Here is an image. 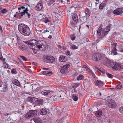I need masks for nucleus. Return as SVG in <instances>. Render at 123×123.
I'll use <instances>...</instances> for the list:
<instances>
[{
    "label": "nucleus",
    "instance_id": "1",
    "mask_svg": "<svg viewBox=\"0 0 123 123\" xmlns=\"http://www.w3.org/2000/svg\"><path fill=\"white\" fill-rule=\"evenodd\" d=\"M18 30L22 34L26 36H29L31 33L29 27L24 24H21L18 26Z\"/></svg>",
    "mask_w": 123,
    "mask_h": 123
},
{
    "label": "nucleus",
    "instance_id": "2",
    "mask_svg": "<svg viewBox=\"0 0 123 123\" xmlns=\"http://www.w3.org/2000/svg\"><path fill=\"white\" fill-rule=\"evenodd\" d=\"M44 61L47 63H52L54 62L55 59L54 57L51 56H46L44 57Z\"/></svg>",
    "mask_w": 123,
    "mask_h": 123
},
{
    "label": "nucleus",
    "instance_id": "3",
    "mask_svg": "<svg viewBox=\"0 0 123 123\" xmlns=\"http://www.w3.org/2000/svg\"><path fill=\"white\" fill-rule=\"evenodd\" d=\"M25 9V10H23V12H21V15L20 16L22 17L23 16V15H27L28 18H29L31 16V15L28 13V9L27 7L25 8V7L24 6H22L20 7H19L18 9L19 10H20L21 9Z\"/></svg>",
    "mask_w": 123,
    "mask_h": 123
},
{
    "label": "nucleus",
    "instance_id": "4",
    "mask_svg": "<svg viewBox=\"0 0 123 123\" xmlns=\"http://www.w3.org/2000/svg\"><path fill=\"white\" fill-rule=\"evenodd\" d=\"M106 105L109 107L115 108L117 106L114 100H106Z\"/></svg>",
    "mask_w": 123,
    "mask_h": 123
},
{
    "label": "nucleus",
    "instance_id": "5",
    "mask_svg": "<svg viewBox=\"0 0 123 123\" xmlns=\"http://www.w3.org/2000/svg\"><path fill=\"white\" fill-rule=\"evenodd\" d=\"M35 113L34 111L32 110L26 113L25 116V117L27 119H29L33 117L35 114Z\"/></svg>",
    "mask_w": 123,
    "mask_h": 123
},
{
    "label": "nucleus",
    "instance_id": "6",
    "mask_svg": "<svg viewBox=\"0 0 123 123\" xmlns=\"http://www.w3.org/2000/svg\"><path fill=\"white\" fill-rule=\"evenodd\" d=\"M8 84L6 81L4 82H3L0 85V87L2 88V90H1V92H6L7 90V85Z\"/></svg>",
    "mask_w": 123,
    "mask_h": 123
},
{
    "label": "nucleus",
    "instance_id": "7",
    "mask_svg": "<svg viewBox=\"0 0 123 123\" xmlns=\"http://www.w3.org/2000/svg\"><path fill=\"white\" fill-rule=\"evenodd\" d=\"M102 58V55L99 53H96L93 56V58L94 60L98 61L101 59Z\"/></svg>",
    "mask_w": 123,
    "mask_h": 123
},
{
    "label": "nucleus",
    "instance_id": "8",
    "mask_svg": "<svg viewBox=\"0 0 123 123\" xmlns=\"http://www.w3.org/2000/svg\"><path fill=\"white\" fill-rule=\"evenodd\" d=\"M43 41H39L37 42V46L39 49L43 50L46 48V46L42 44Z\"/></svg>",
    "mask_w": 123,
    "mask_h": 123
},
{
    "label": "nucleus",
    "instance_id": "9",
    "mask_svg": "<svg viewBox=\"0 0 123 123\" xmlns=\"http://www.w3.org/2000/svg\"><path fill=\"white\" fill-rule=\"evenodd\" d=\"M24 85L25 86H24V88L25 90H27L28 92H25L26 93H27L29 92L30 88L31 87V84H30V82H27V83H25L24 84Z\"/></svg>",
    "mask_w": 123,
    "mask_h": 123
},
{
    "label": "nucleus",
    "instance_id": "10",
    "mask_svg": "<svg viewBox=\"0 0 123 123\" xmlns=\"http://www.w3.org/2000/svg\"><path fill=\"white\" fill-rule=\"evenodd\" d=\"M69 66L70 65L69 64L63 66L60 70V72L62 73H65L66 71L68 70Z\"/></svg>",
    "mask_w": 123,
    "mask_h": 123
},
{
    "label": "nucleus",
    "instance_id": "11",
    "mask_svg": "<svg viewBox=\"0 0 123 123\" xmlns=\"http://www.w3.org/2000/svg\"><path fill=\"white\" fill-rule=\"evenodd\" d=\"M37 45V44L34 45L32 44L30 45L29 46L31 49H32L33 50V52L35 54L37 53V48H38V47Z\"/></svg>",
    "mask_w": 123,
    "mask_h": 123
},
{
    "label": "nucleus",
    "instance_id": "12",
    "mask_svg": "<svg viewBox=\"0 0 123 123\" xmlns=\"http://www.w3.org/2000/svg\"><path fill=\"white\" fill-rule=\"evenodd\" d=\"M71 15L72 18L74 21L76 22L78 21V16L75 13H73Z\"/></svg>",
    "mask_w": 123,
    "mask_h": 123
},
{
    "label": "nucleus",
    "instance_id": "13",
    "mask_svg": "<svg viewBox=\"0 0 123 123\" xmlns=\"http://www.w3.org/2000/svg\"><path fill=\"white\" fill-rule=\"evenodd\" d=\"M2 55L0 56V60L2 61L3 62L4 66L6 68H7L8 67V65L5 62L6 59L5 58H3V57L1 56Z\"/></svg>",
    "mask_w": 123,
    "mask_h": 123
},
{
    "label": "nucleus",
    "instance_id": "14",
    "mask_svg": "<svg viewBox=\"0 0 123 123\" xmlns=\"http://www.w3.org/2000/svg\"><path fill=\"white\" fill-rule=\"evenodd\" d=\"M43 5L41 3H39L37 4L35 7L36 10L38 11H40L42 8Z\"/></svg>",
    "mask_w": 123,
    "mask_h": 123
},
{
    "label": "nucleus",
    "instance_id": "15",
    "mask_svg": "<svg viewBox=\"0 0 123 123\" xmlns=\"http://www.w3.org/2000/svg\"><path fill=\"white\" fill-rule=\"evenodd\" d=\"M102 113V111L101 110H99L96 112L95 115L97 117H99L101 116Z\"/></svg>",
    "mask_w": 123,
    "mask_h": 123
},
{
    "label": "nucleus",
    "instance_id": "16",
    "mask_svg": "<svg viewBox=\"0 0 123 123\" xmlns=\"http://www.w3.org/2000/svg\"><path fill=\"white\" fill-rule=\"evenodd\" d=\"M120 65L119 63L115 62L113 67H112V68L114 70H117L119 69Z\"/></svg>",
    "mask_w": 123,
    "mask_h": 123
},
{
    "label": "nucleus",
    "instance_id": "17",
    "mask_svg": "<svg viewBox=\"0 0 123 123\" xmlns=\"http://www.w3.org/2000/svg\"><path fill=\"white\" fill-rule=\"evenodd\" d=\"M75 11V7H72L69 10V14L71 15L73 14V13H74Z\"/></svg>",
    "mask_w": 123,
    "mask_h": 123
},
{
    "label": "nucleus",
    "instance_id": "18",
    "mask_svg": "<svg viewBox=\"0 0 123 123\" xmlns=\"http://www.w3.org/2000/svg\"><path fill=\"white\" fill-rule=\"evenodd\" d=\"M40 113L41 115H45L47 114V111L45 109H42L40 110Z\"/></svg>",
    "mask_w": 123,
    "mask_h": 123
},
{
    "label": "nucleus",
    "instance_id": "19",
    "mask_svg": "<svg viewBox=\"0 0 123 123\" xmlns=\"http://www.w3.org/2000/svg\"><path fill=\"white\" fill-rule=\"evenodd\" d=\"M33 120L36 123H43L40 119L38 117L34 118Z\"/></svg>",
    "mask_w": 123,
    "mask_h": 123
},
{
    "label": "nucleus",
    "instance_id": "20",
    "mask_svg": "<svg viewBox=\"0 0 123 123\" xmlns=\"http://www.w3.org/2000/svg\"><path fill=\"white\" fill-rule=\"evenodd\" d=\"M115 62H116L113 61H109L107 62L108 63L107 65L109 66L110 67H111L112 68V67H113Z\"/></svg>",
    "mask_w": 123,
    "mask_h": 123
},
{
    "label": "nucleus",
    "instance_id": "21",
    "mask_svg": "<svg viewBox=\"0 0 123 123\" xmlns=\"http://www.w3.org/2000/svg\"><path fill=\"white\" fill-rule=\"evenodd\" d=\"M113 13L116 15H119L121 14V13L119 11V9H116L113 11Z\"/></svg>",
    "mask_w": 123,
    "mask_h": 123
},
{
    "label": "nucleus",
    "instance_id": "22",
    "mask_svg": "<svg viewBox=\"0 0 123 123\" xmlns=\"http://www.w3.org/2000/svg\"><path fill=\"white\" fill-rule=\"evenodd\" d=\"M90 10L89 9L86 8L85 9V12H84L83 14H85L86 16L89 17L90 16Z\"/></svg>",
    "mask_w": 123,
    "mask_h": 123
},
{
    "label": "nucleus",
    "instance_id": "23",
    "mask_svg": "<svg viewBox=\"0 0 123 123\" xmlns=\"http://www.w3.org/2000/svg\"><path fill=\"white\" fill-rule=\"evenodd\" d=\"M59 60L60 62H64L67 61L66 58L64 56H61L59 58Z\"/></svg>",
    "mask_w": 123,
    "mask_h": 123
},
{
    "label": "nucleus",
    "instance_id": "24",
    "mask_svg": "<svg viewBox=\"0 0 123 123\" xmlns=\"http://www.w3.org/2000/svg\"><path fill=\"white\" fill-rule=\"evenodd\" d=\"M12 82L14 84L18 86H19L20 84L19 82L17 80L15 79H14L12 80Z\"/></svg>",
    "mask_w": 123,
    "mask_h": 123
},
{
    "label": "nucleus",
    "instance_id": "25",
    "mask_svg": "<svg viewBox=\"0 0 123 123\" xmlns=\"http://www.w3.org/2000/svg\"><path fill=\"white\" fill-rule=\"evenodd\" d=\"M51 92V91L49 90H45L41 92V93L45 96L48 95V94Z\"/></svg>",
    "mask_w": 123,
    "mask_h": 123
},
{
    "label": "nucleus",
    "instance_id": "26",
    "mask_svg": "<svg viewBox=\"0 0 123 123\" xmlns=\"http://www.w3.org/2000/svg\"><path fill=\"white\" fill-rule=\"evenodd\" d=\"M66 118H63L61 119H59L56 120V122L58 123H62L64 122L66 120Z\"/></svg>",
    "mask_w": 123,
    "mask_h": 123
},
{
    "label": "nucleus",
    "instance_id": "27",
    "mask_svg": "<svg viewBox=\"0 0 123 123\" xmlns=\"http://www.w3.org/2000/svg\"><path fill=\"white\" fill-rule=\"evenodd\" d=\"M106 4V2H103L101 3L99 5V9L101 10L105 6Z\"/></svg>",
    "mask_w": 123,
    "mask_h": 123
},
{
    "label": "nucleus",
    "instance_id": "28",
    "mask_svg": "<svg viewBox=\"0 0 123 123\" xmlns=\"http://www.w3.org/2000/svg\"><path fill=\"white\" fill-rule=\"evenodd\" d=\"M95 83L97 86H102L104 85L103 82L100 80H98Z\"/></svg>",
    "mask_w": 123,
    "mask_h": 123
},
{
    "label": "nucleus",
    "instance_id": "29",
    "mask_svg": "<svg viewBox=\"0 0 123 123\" xmlns=\"http://www.w3.org/2000/svg\"><path fill=\"white\" fill-rule=\"evenodd\" d=\"M117 51L116 48L115 46L112 50L111 51L112 54H113L114 55H116L117 54V53L116 51Z\"/></svg>",
    "mask_w": 123,
    "mask_h": 123
},
{
    "label": "nucleus",
    "instance_id": "30",
    "mask_svg": "<svg viewBox=\"0 0 123 123\" xmlns=\"http://www.w3.org/2000/svg\"><path fill=\"white\" fill-rule=\"evenodd\" d=\"M72 97L73 100H78V97L77 95L75 94H73L72 96Z\"/></svg>",
    "mask_w": 123,
    "mask_h": 123
},
{
    "label": "nucleus",
    "instance_id": "31",
    "mask_svg": "<svg viewBox=\"0 0 123 123\" xmlns=\"http://www.w3.org/2000/svg\"><path fill=\"white\" fill-rule=\"evenodd\" d=\"M86 19V18L85 16H82V17L80 18V20L83 22H85Z\"/></svg>",
    "mask_w": 123,
    "mask_h": 123
},
{
    "label": "nucleus",
    "instance_id": "32",
    "mask_svg": "<svg viewBox=\"0 0 123 123\" xmlns=\"http://www.w3.org/2000/svg\"><path fill=\"white\" fill-rule=\"evenodd\" d=\"M109 30L106 28L104 29L103 31V32L105 35H106L109 31Z\"/></svg>",
    "mask_w": 123,
    "mask_h": 123
},
{
    "label": "nucleus",
    "instance_id": "33",
    "mask_svg": "<svg viewBox=\"0 0 123 123\" xmlns=\"http://www.w3.org/2000/svg\"><path fill=\"white\" fill-rule=\"evenodd\" d=\"M102 28L100 27L98 29V30L97 31V33H98V35H101V33L100 32L102 30Z\"/></svg>",
    "mask_w": 123,
    "mask_h": 123
},
{
    "label": "nucleus",
    "instance_id": "34",
    "mask_svg": "<svg viewBox=\"0 0 123 123\" xmlns=\"http://www.w3.org/2000/svg\"><path fill=\"white\" fill-rule=\"evenodd\" d=\"M30 43L31 44V45L37 44V43H36V41L35 40L33 39L30 41Z\"/></svg>",
    "mask_w": 123,
    "mask_h": 123
},
{
    "label": "nucleus",
    "instance_id": "35",
    "mask_svg": "<svg viewBox=\"0 0 123 123\" xmlns=\"http://www.w3.org/2000/svg\"><path fill=\"white\" fill-rule=\"evenodd\" d=\"M71 47L72 49H76L78 48L77 46H76L75 45L73 44L72 45Z\"/></svg>",
    "mask_w": 123,
    "mask_h": 123
},
{
    "label": "nucleus",
    "instance_id": "36",
    "mask_svg": "<svg viewBox=\"0 0 123 123\" xmlns=\"http://www.w3.org/2000/svg\"><path fill=\"white\" fill-rule=\"evenodd\" d=\"M83 76L82 75H79L77 77V80H80L83 78Z\"/></svg>",
    "mask_w": 123,
    "mask_h": 123
},
{
    "label": "nucleus",
    "instance_id": "37",
    "mask_svg": "<svg viewBox=\"0 0 123 123\" xmlns=\"http://www.w3.org/2000/svg\"><path fill=\"white\" fill-rule=\"evenodd\" d=\"M106 74L109 78H111L113 77V76L111 74L108 73H106Z\"/></svg>",
    "mask_w": 123,
    "mask_h": 123
},
{
    "label": "nucleus",
    "instance_id": "38",
    "mask_svg": "<svg viewBox=\"0 0 123 123\" xmlns=\"http://www.w3.org/2000/svg\"><path fill=\"white\" fill-rule=\"evenodd\" d=\"M19 49L22 50H24L25 49V47L24 45H20L19 46Z\"/></svg>",
    "mask_w": 123,
    "mask_h": 123
},
{
    "label": "nucleus",
    "instance_id": "39",
    "mask_svg": "<svg viewBox=\"0 0 123 123\" xmlns=\"http://www.w3.org/2000/svg\"><path fill=\"white\" fill-rule=\"evenodd\" d=\"M79 85V83L74 84L72 87L73 88H75L78 87Z\"/></svg>",
    "mask_w": 123,
    "mask_h": 123
},
{
    "label": "nucleus",
    "instance_id": "40",
    "mask_svg": "<svg viewBox=\"0 0 123 123\" xmlns=\"http://www.w3.org/2000/svg\"><path fill=\"white\" fill-rule=\"evenodd\" d=\"M119 110L121 113H123V106H122L119 108Z\"/></svg>",
    "mask_w": 123,
    "mask_h": 123
},
{
    "label": "nucleus",
    "instance_id": "41",
    "mask_svg": "<svg viewBox=\"0 0 123 123\" xmlns=\"http://www.w3.org/2000/svg\"><path fill=\"white\" fill-rule=\"evenodd\" d=\"M20 57L22 59L25 61H26L27 60L26 58L24 56L20 55Z\"/></svg>",
    "mask_w": 123,
    "mask_h": 123
},
{
    "label": "nucleus",
    "instance_id": "42",
    "mask_svg": "<svg viewBox=\"0 0 123 123\" xmlns=\"http://www.w3.org/2000/svg\"><path fill=\"white\" fill-rule=\"evenodd\" d=\"M11 73L12 74H15L17 73V72L16 69H12L11 71Z\"/></svg>",
    "mask_w": 123,
    "mask_h": 123
},
{
    "label": "nucleus",
    "instance_id": "43",
    "mask_svg": "<svg viewBox=\"0 0 123 123\" xmlns=\"http://www.w3.org/2000/svg\"><path fill=\"white\" fill-rule=\"evenodd\" d=\"M61 2L63 4H65L66 3L68 2V0H60Z\"/></svg>",
    "mask_w": 123,
    "mask_h": 123
},
{
    "label": "nucleus",
    "instance_id": "44",
    "mask_svg": "<svg viewBox=\"0 0 123 123\" xmlns=\"http://www.w3.org/2000/svg\"><path fill=\"white\" fill-rule=\"evenodd\" d=\"M29 98V99H28L29 100H35V99H36L35 98L33 97H28Z\"/></svg>",
    "mask_w": 123,
    "mask_h": 123
},
{
    "label": "nucleus",
    "instance_id": "45",
    "mask_svg": "<svg viewBox=\"0 0 123 123\" xmlns=\"http://www.w3.org/2000/svg\"><path fill=\"white\" fill-rule=\"evenodd\" d=\"M122 87V86L121 85L119 84L117 86V88L118 89H120Z\"/></svg>",
    "mask_w": 123,
    "mask_h": 123
},
{
    "label": "nucleus",
    "instance_id": "46",
    "mask_svg": "<svg viewBox=\"0 0 123 123\" xmlns=\"http://www.w3.org/2000/svg\"><path fill=\"white\" fill-rule=\"evenodd\" d=\"M47 75H50L52 74L51 71H47Z\"/></svg>",
    "mask_w": 123,
    "mask_h": 123
},
{
    "label": "nucleus",
    "instance_id": "47",
    "mask_svg": "<svg viewBox=\"0 0 123 123\" xmlns=\"http://www.w3.org/2000/svg\"><path fill=\"white\" fill-rule=\"evenodd\" d=\"M7 11V9H4L1 10L2 12L3 13H6Z\"/></svg>",
    "mask_w": 123,
    "mask_h": 123
},
{
    "label": "nucleus",
    "instance_id": "48",
    "mask_svg": "<svg viewBox=\"0 0 123 123\" xmlns=\"http://www.w3.org/2000/svg\"><path fill=\"white\" fill-rule=\"evenodd\" d=\"M71 40L73 41L74 40L75 38V37L74 35H72L71 36Z\"/></svg>",
    "mask_w": 123,
    "mask_h": 123
},
{
    "label": "nucleus",
    "instance_id": "49",
    "mask_svg": "<svg viewBox=\"0 0 123 123\" xmlns=\"http://www.w3.org/2000/svg\"><path fill=\"white\" fill-rule=\"evenodd\" d=\"M48 21V18L47 17H45V18L44 19V22L46 23H47Z\"/></svg>",
    "mask_w": 123,
    "mask_h": 123
},
{
    "label": "nucleus",
    "instance_id": "50",
    "mask_svg": "<svg viewBox=\"0 0 123 123\" xmlns=\"http://www.w3.org/2000/svg\"><path fill=\"white\" fill-rule=\"evenodd\" d=\"M119 11L121 13H123V7L121 8H118Z\"/></svg>",
    "mask_w": 123,
    "mask_h": 123
},
{
    "label": "nucleus",
    "instance_id": "51",
    "mask_svg": "<svg viewBox=\"0 0 123 123\" xmlns=\"http://www.w3.org/2000/svg\"><path fill=\"white\" fill-rule=\"evenodd\" d=\"M25 43L26 44H28V45L30 46L31 45V43L30 42H29L28 41L25 42Z\"/></svg>",
    "mask_w": 123,
    "mask_h": 123
},
{
    "label": "nucleus",
    "instance_id": "52",
    "mask_svg": "<svg viewBox=\"0 0 123 123\" xmlns=\"http://www.w3.org/2000/svg\"><path fill=\"white\" fill-rule=\"evenodd\" d=\"M99 70L103 74H105V70H104L100 69V70Z\"/></svg>",
    "mask_w": 123,
    "mask_h": 123
},
{
    "label": "nucleus",
    "instance_id": "53",
    "mask_svg": "<svg viewBox=\"0 0 123 123\" xmlns=\"http://www.w3.org/2000/svg\"><path fill=\"white\" fill-rule=\"evenodd\" d=\"M25 69L30 72L31 73L32 72V71L31 69H28L27 67H25Z\"/></svg>",
    "mask_w": 123,
    "mask_h": 123
},
{
    "label": "nucleus",
    "instance_id": "54",
    "mask_svg": "<svg viewBox=\"0 0 123 123\" xmlns=\"http://www.w3.org/2000/svg\"><path fill=\"white\" fill-rule=\"evenodd\" d=\"M49 32V30L46 29V30H44L43 33H45L46 32Z\"/></svg>",
    "mask_w": 123,
    "mask_h": 123
},
{
    "label": "nucleus",
    "instance_id": "55",
    "mask_svg": "<svg viewBox=\"0 0 123 123\" xmlns=\"http://www.w3.org/2000/svg\"><path fill=\"white\" fill-rule=\"evenodd\" d=\"M47 71H44L43 72V74L44 75H47Z\"/></svg>",
    "mask_w": 123,
    "mask_h": 123
},
{
    "label": "nucleus",
    "instance_id": "56",
    "mask_svg": "<svg viewBox=\"0 0 123 123\" xmlns=\"http://www.w3.org/2000/svg\"><path fill=\"white\" fill-rule=\"evenodd\" d=\"M92 2H90L89 4V6L90 7H91L92 6Z\"/></svg>",
    "mask_w": 123,
    "mask_h": 123
},
{
    "label": "nucleus",
    "instance_id": "57",
    "mask_svg": "<svg viewBox=\"0 0 123 123\" xmlns=\"http://www.w3.org/2000/svg\"><path fill=\"white\" fill-rule=\"evenodd\" d=\"M54 99L55 100V99H58L59 98L57 96H54Z\"/></svg>",
    "mask_w": 123,
    "mask_h": 123
},
{
    "label": "nucleus",
    "instance_id": "58",
    "mask_svg": "<svg viewBox=\"0 0 123 123\" xmlns=\"http://www.w3.org/2000/svg\"><path fill=\"white\" fill-rule=\"evenodd\" d=\"M111 9L112 10H113L115 8V6H114V7L113 6H111L110 7Z\"/></svg>",
    "mask_w": 123,
    "mask_h": 123
},
{
    "label": "nucleus",
    "instance_id": "59",
    "mask_svg": "<svg viewBox=\"0 0 123 123\" xmlns=\"http://www.w3.org/2000/svg\"><path fill=\"white\" fill-rule=\"evenodd\" d=\"M33 64L35 65L36 66L37 65V64L35 62H33Z\"/></svg>",
    "mask_w": 123,
    "mask_h": 123
},
{
    "label": "nucleus",
    "instance_id": "60",
    "mask_svg": "<svg viewBox=\"0 0 123 123\" xmlns=\"http://www.w3.org/2000/svg\"><path fill=\"white\" fill-rule=\"evenodd\" d=\"M52 36L51 35H50L49 36L48 38H52Z\"/></svg>",
    "mask_w": 123,
    "mask_h": 123
},
{
    "label": "nucleus",
    "instance_id": "61",
    "mask_svg": "<svg viewBox=\"0 0 123 123\" xmlns=\"http://www.w3.org/2000/svg\"><path fill=\"white\" fill-rule=\"evenodd\" d=\"M37 101H38V102H38V103H39V102H41V103L43 102H42V101L43 100H40H40H37Z\"/></svg>",
    "mask_w": 123,
    "mask_h": 123
},
{
    "label": "nucleus",
    "instance_id": "62",
    "mask_svg": "<svg viewBox=\"0 0 123 123\" xmlns=\"http://www.w3.org/2000/svg\"><path fill=\"white\" fill-rule=\"evenodd\" d=\"M98 105H100V103L101 102V101H100V100H98Z\"/></svg>",
    "mask_w": 123,
    "mask_h": 123
},
{
    "label": "nucleus",
    "instance_id": "63",
    "mask_svg": "<svg viewBox=\"0 0 123 123\" xmlns=\"http://www.w3.org/2000/svg\"><path fill=\"white\" fill-rule=\"evenodd\" d=\"M0 31H1L2 33V28L1 26H0Z\"/></svg>",
    "mask_w": 123,
    "mask_h": 123
},
{
    "label": "nucleus",
    "instance_id": "64",
    "mask_svg": "<svg viewBox=\"0 0 123 123\" xmlns=\"http://www.w3.org/2000/svg\"><path fill=\"white\" fill-rule=\"evenodd\" d=\"M77 90L75 89H74V92H77Z\"/></svg>",
    "mask_w": 123,
    "mask_h": 123
}]
</instances>
